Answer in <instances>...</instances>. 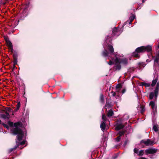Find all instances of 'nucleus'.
<instances>
[{
  "label": "nucleus",
  "instance_id": "nucleus-41",
  "mask_svg": "<svg viewBox=\"0 0 159 159\" xmlns=\"http://www.w3.org/2000/svg\"><path fill=\"white\" fill-rule=\"evenodd\" d=\"M1 120H0V124H1Z\"/></svg>",
  "mask_w": 159,
  "mask_h": 159
},
{
  "label": "nucleus",
  "instance_id": "nucleus-38",
  "mask_svg": "<svg viewBox=\"0 0 159 159\" xmlns=\"http://www.w3.org/2000/svg\"><path fill=\"white\" fill-rule=\"evenodd\" d=\"M140 159H148L145 157H142Z\"/></svg>",
  "mask_w": 159,
  "mask_h": 159
},
{
  "label": "nucleus",
  "instance_id": "nucleus-17",
  "mask_svg": "<svg viewBox=\"0 0 159 159\" xmlns=\"http://www.w3.org/2000/svg\"><path fill=\"white\" fill-rule=\"evenodd\" d=\"M14 57V61H13V67H15V65H16L17 62V60L16 57L15 55H13Z\"/></svg>",
  "mask_w": 159,
  "mask_h": 159
},
{
  "label": "nucleus",
  "instance_id": "nucleus-13",
  "mask_svg": "<svg viewBox=\"0 0 159 159\" xmlns=\"http://www.w3.org/2000/svg\"><path fill=\"white\" fill-rule=\"evenodd\" d=\"M114 68L116 70H119L121 69V66L119 63H116Z\"/></svg>",
  "mask_w": 159,
  "mask_h": 159
},
{
  "label": "nucleus",
  "instance_id": "nucleus-24",
  "mask_svg": "<svg viewBox=\"0 0 159 159\" xmlns=\"http://www.w3.org/2000/svg\"><path fill=\"white\" fill-rule=\"evenodd\" d=\"M100 100L101 102H104V97L103 95L101 94L100 95Z\"/></svg>",
  "mask_w": 159,
  "mask_h": 159
},
{
  "label": "nucleus",
  "instance_id": "nucleus-40",
  "mask_svg": "<svg viewBox=\"0 0 159 159\" xmlns=\"http://www.w3.org/2000/svg\"><path fill=\"white\" fill-rule=\"evenodd\" d=\"M143 3L145 2V0H142Z\"/></svg>",
  "mask_w": 159,
  "mask_h": 159
},
{
  "label": "nucleus",
  "instance_id": "nucleus-25",
  "mask_svg": "<svg viewBox=\"0 0 159 159\" xmlns=\"http://www.w3.org/2000/svg\"><path fill=\"white\" fill-rule=\"evenodd\" d=\"M153 129L156 132H157L158 131V127H157V126L156 125H154L153 126Z\"/></svg>",
  "mask_w": 159,
  "mask_h": 159
},
{
  "label": "nucleus",
  "instance_id": "nucleus-37",
  "mask_svg": "<svg viewBox=\"0 0 159 159\" xmlns=\"http://www.w3.org/2000/svg\"><path fill=\"white\" fill-rule=\"evenodd\" d=\"M112 95L113 96H115V95H116V93L115 92H112Z\"/></svg>",
  "mask_w": 159,
  "mask_h": 159
},
{
  "label": "nucleus",
  "instance_id": "nucleus-14",
  "mask_svg": "<svg viewBox=\"0 0 159 159\" xmlns=\"http://www.w3.org/2000/svg\"><path fill=\"white\" fill-rule=\"evenodd\" d=\"M138 109L140 111L141 113H143L145 111V109L144 107L141 105L139 106L138 107Z\"/></svg>",
  "mask_w": 159,
  "mask_h": 159
},
{
  "label": "nucleus",
  "instance_id": "nucleus-18",
  "mask_svg": "<svg viewBox=\"0 0 159 159\" xmlns=\"http://www.w3.org/2000/svg\"><path fill=\"white\" fill-rule=\"evenodd\" d=\"M141 86H145L146 87H149L150 85V84L149 83H146L145 82H141Z\"/></svg>",
  "mask_w": 159,
  "mask_h": 159
},
{
  "label": "nucleus",
  "instance_id": "nucleus-7",
  "mask_svg": "<svg viewBox=\"0 0 159 159\" xmlns=\"http://www.w3.org/2000/svg\"><path fill=\"white\" fill-rule=\"evenodd\" d=\"M157 150L155 148H150L145 150L146 154L147 155L149 154H153L157 152Z\"/></svg>",
  "mask_w": 159,
  "mask_h": 159
},
{
  "label": "nucleus",
  "instance_id": "nucleus-31",
  "mask_svg": "<svg viewBox=\"0 0 159 159\" xmlns=\"http://www.w3.org/2000/svg\"><path fill=\"white\" fill-rule=\"evenodd\" d=\"M8 124L10 127H12L13 126V123L11 121H9Z\"/></svg>",
  "mask_w": 159,
  "mask_h": 159
},
{
  "label": "nucleus",
  "instance_id": "nucleus-42",
  "mask_svg": "<svg viewBox=\"0 0 159 159\" xmlns=\"http://www.w3.org/2000/svg\"><path fill=\"white\" fill-rule=\"evenodd\" d=\"M151 57H153V58L154 57H153L152 55H151Z\"/></svg>",
  "mask_w": 159,
  "mask_h": 159
},
{
  "label": "nucleus",
  "instance_id": "nucleus-2",
  "mask_svg": "<svg viewBox=\"0 0 159 159\" xmlns=\"http://www.w3.org/2000/svg\"><path fill=\"white\" fill-rule=\"evenodd\" d=\"M108 49L109 51V53H107L106 52H104L103 55L105 56H110L113 58V56L115 57V59H114V62L116 63H119L124 65H126L128 64V60L126 59H121L120 58V56L117 52H114L113 47L111 45H108ZM123 55H121L120 57H123Z\"/></svg>",
  "mask_w": 159,
  "mask_h": 159
},
{
  "label": "nucleus",
  "instance_id": "nucleus-8",
  "mask_svg": "<svg viewBox=\"0 0 159 159\" xmlns=\"http://www.w3.org/2000/svg\"><path fill=\"white\" fill-rule=\"evenodd\" d=\"M6 41L7 45L9 48V50H10L11 52H12L13 50V46L11 43L8 39H6Z\"/></svg>",
  "mask_w": 159,
  "mask_h": 159
},
{
  "label": "nucleus",
  "instance_id": "nucleus-19",
  "mask_svg": "<svg viewBox=\"0 0 159 159\" xmlns=\"http://www.w3.org/2000/svg\"><path fill=\"white\" fill-rule=\"evenodd\" d=\"M135 17V15H133L132 16H131L129 18L130 21L129 22V24H131L132 21L134 20Z\"/></svg>",
  "mask_w": 159,
  "mask_h": 159
},
{
  "label": "nucleus",
  "instance_id": "nucleus-23",
  "mask_svg": "<svg viewBox=\"0 0 159 159\" xmlns=\"http://www.w3.org/2000/svg\"><path fill=\"white\" fill-rule=\"evenodd\" d=\"M144 153V150H141L139 152H138V154L139 156H142Z\"/></svg>",
  "mask_w": 159,
  "mask_h": 159
},
{
  "label": "nucleus",
  "instance_id": "nucleus-34",
  "mask_svg": "<svg viewBox=\"0 0 159 159\" xmlns=\"http://www.w3.org/2000/svg\"><path fill=\"white\" fill-rule=\"evenodd\" d=\"M3 125V126L4 127L6 128L7 129H8L9 128V126L7 125L6 124H4Z\"/></svg>",
  "mask_w": 159,
  "mask_h": 159
},
{
  "label": "nucleus",
  "instance_id": "nucleus-28",
  "mask_svg": "<svg viewBox=\"0 0 159 159\" xmlns=\"http://www.w3.org/2000/svg\"><path fill=\"white\" fill-rule=\"evenodd\" d=\"M102 119L104 121L106 120V117L104 114H102Z\"/></svg>",
  "mask_w": 159,
  "mask_h": 159
},
{
  "label": "nucleus",
  "instance_id": "nucleus-29",
  "mask_svg": "<svg viewBox=\"0 0 159 159\" xmlns=\"http://www.w3.org/2000/svg\"><path fill=\"white\" fill-rule=\"evenodd\" d=\"M17 108L15 109L16 111L17 110H18L20 107V102H19L17 104Z\"/></svg>",
  "mask_w": 159,
  "mask_h": 159
},
{
  "label": "nucleus",
  "instance_id": "nucleus-3",
  "mask_svg": "<svg viewBox=\"0 0 159 159\" xmlns=\"http://www.w3.org/2000/svg\"><path fill=\"white\" fill-rule=\"evenodd\" d=\"M119 29L118 28H114L112 30V36L110 37L107 36V38H106V43H107V49L108 51V52L107 50L105 49L104 51L102 52V55L103 56L105 57H107L108 58H107V59H110V61L109 62H107V63L110 65H111L114 63H115V62L114 61V59H115V57L114 56H113L112 58L110 56H105L103 55V53L104 52H106L107 53H109L110 51L108 49V45H109L107 43V42L109 41L110 42L111 40H112V39L111 38H113L115 36L117 37L120 35L122 31L120 32V31H119Z\"/></svg>",
  "mask_w": 159,
  "mask_h": 159
},
{
  "label": "nucleus",
  "instance_id": "nucleus-5",
  "mask_svg": "<svg viewBox=\"0 0 159 159\" xmlns=\"http://www.w3.org/2000/svg\"><path fill=\"white\" fill-rule=\"evenodd\" d=\"M141 143H143L146 146H149L153 145L154 142L150 139H147L146 140H142L141 141Z\"/></svg>",
  "mask_w": 159,
  "mask_h": 159
},
{
  "label": "nucleus",
  "instance_id": "nucleus-27",
  "mask_svg": "<svg viewBox=\"0 0 159 159\" xmlns=\"http://www.w3.org/2000/svg\"><path fill=\"white\" fill-rule=\"evenodd\" d=\"M120 139L121 137H120V136H119L115 140L116 142H119L120 141Z\"/></svg>",
  "mask_w": 159,
  "mask_h": 159
},
{
  "label": "nucleus",
  "instance_id": "nucleus-22",
  "mask_svg": "<svg viewBox=\"0 0 159 159\" xmlns=\"http://www.w3.org/2000/svg\"><path fill=\"white\" fill-rule=\"evenodd\" d=\"M154 93H153V92H152L151 93H150L149 94V98L150 99H152L153 97H154Z\"/></svg>",
  "mask_w": 159,
  "mask_h": 159
},
{
  "label": "nucleus",
  "instance_id": "nucleus-1",
  "mask_svg": "<svg viewBox=\"0 0 159 159\" xmlns=\"http://www.w3.org/2000/svg\"><path fill=\"white\" fill-rule=\"evenodd\" d=\"M21 123L20 122L15 123L14 125L15 128L13 129H11L12 133L15 135L18 134L17 136V140H16V146H18L19 145H24L26 143L25 140H23L22 142H20L19 141L21 140L23 138L26 133L25 131L22 130L19 127L20 126Z\"/></svg>",
  "mask_w": 159,
  "mask_h": 159
},
{
  "label": "nucleus",
  "instance_id": "nucleus-12",
  "mask_svg": "<svg viewBox=\"0 0 159 159\" xmlns=\"http://www.w3.org/2000/svg\"><path fill=\"white\" fill-rule=\"evenodd\" d=\"M9 116V114L7 112H6L5 114H3L1 115V117L5 119H8Z\"/></svg>",
  "mask_w": 159,
  "mask_h": 159
},
{
  "label": "nucleus",
  "instance_id": "nucleus-11",
  "mask_svg": "<svg viewBox=\"0 0 159 159\" xmlns=\"http://www.w3.org/2000/svg\"><path fill=\"white\" fill-rule=\"evenodd\" d=\"M154 62L155 64H157L159 66V51L156 56L155 59H154Z\"/></svg>",
  "mask_w": 159,
  "mask_h": 159
},
{
  "label": "nucleus",
  "instance_id": "nucleus-33",
  "mask_svg": "<svg viewBox=\"0 0 159 159\" xmlns=\"http://www.w3.org/2000/svg\"><path fill=\"white\" fill-rule=\"evenodd\" d=\"M134 152L136 153H137L138 154V149L136 148H135L134 149Z\"/></svg>",
  "mask_w": 159,
  "mask_h": 159
},
{
  "label": "nucleus",
  "instance_id": "nucleus-20",
  "mask_svg": "<svg viewBox=\"0 0 159 159\" xmlns=\"http://www.w3.org/2000/svg\"><path fill=\"white\" fill-rule=\"evenodd\" d=\"M113 111L112 110H110L107 113V116H111L113 115Z\"/></svg>",
  "mask_w": 159,
  "mask_h": 159
},
{
  "label": "nucleus",
  "instance_id": "nucleus-21",
  "mask_svg": "<svg viewBox=\"0 0 159 159\" xmlns=\"http://www.w3.org/2000/svg\"><path fill=\"white\" fill-rule=\"evenodd\" d=\"M121 84H118V85H117L116 87V89L117 91L120 92V89H119L121 88Z\"/></svg>",
  "mask_w": 159,
  "mask_h": 159
},
{
  "label": "nucleus",
  "instance_id": "nucleus-36",
  "mask_svg": "<svg viewBox=\"0 0 159 159\" xmlns=\"http://www.w3.org/2000/svg\"><path fill=\"white\" fill-rule=\"evenodd\" d=\"M125 91H126V90H125V89H123L122 91V94L124 93H125Z\"/></svg>",
  "mask_w": 159,
  "mask_h": 159
},
{
  "label": "nucleus",
  "instance_id": "nucleus-10",
  "mask_svg": "<svg viewBox=\"0 0 159 159\" xmlns=\"http://www.w3.org/2000/svg\"><path fill=\"white\" fill-rule=\"evenodd\" d=\"M159 90V83L157 82V86L154 90V95L155 97L157 98L158 93Z\"/></svg>",
  "mask_w": 159,
  "mask_h": 159
},
{
  "label": "nucleus",
  "instance_id": "nucleus-39",
  "mask_svg": "<svg viewBox=\"0 0 159 159\" xmlns=\"http://www.w3.org/2000/svg\"><path fill=\"white\" fill-rule=\"evenodd\" d=\"M111 86H110L109 88V91H110L111 90Z\"/></svg>",
  "mask_w": 159,
  "mask_h": 159
},
{
  "label": "nucleus",
  "instance_id": "nucleus-9",
  "mask_svg": "<svg viewBox=\"0 0 159 159\" xmlns=\"http://www.w3.org/2000/svg\"><path fill=\"white\" fill-rule=\"evenodd\" d=\"M149 105L151 106L153 112L155 113L156 112L157 107L155 105V102L153 101H151L149 103Z\"/></svg>",
  "mask_w": 159,
  "mask_h": 159
},
{
  "label": "nucleus",
  "instance_id": "nucleus-6",
  "mask_svg": "<svg viewBox=\"0 0 159 159\" xmlns=\"http://www.w3.org/2000/svg\"><path fill=\"white\" fill-rule=\"evenodd\" d=\"M121 120L120 121H118L117 122L115 128L116 130H118L123 129L124 127V125L121 123Z\"/></svg>",
  "mask_w": 159,
  "mask_h": 159
},
{
  "label": "nucleus",
  "instance_id": "nucleus-35",
  "mask_svg": "<svg viewBox=\"0 0 159 159\" xmlns=\"http://www.w3.org/2000/svg\"><path fill=\"white\" fill-rule=\"evenodd\" d=\"M128 143V140H126L125 141L124 143L123 144V146L124 147H125L126 145L127 144V143Z\"/></svg>",
  "mask_w": 159,
  "mask_h": 159
},
{
  "label": "nucleus",
  "instance_id": "nucleus-16",
  "mask_svg": "<svg viewBox=\"0 0 159 159\" xmlns=\"http://www.w3.org/2000/svg\"><path fill=\"white\" fill-rule=\"evenodd\" d=\"M158 80V77L157 76V77L154 78V79L152 80V83L151 84V85L153 87L156 84Z\"/></svg>",
  "mask_w": 159,
  "mask_h": 159
},
{
  "label": "nucleus",
  "instance_id": "nucleus-32",
  "mask_svg": "<svg viewBox=\"0 0 159 159\" xmlns=\"http://www.w3.org/2000/svg\"><path fill=\"white\" fill-rule=\"evenodd\" d=\"M17 147V146L16 145V147H15V148H12L10 149L9 150V152H11L12 151H13V150L16 149Z\"/></svg>",
  "mask_w": 159,
  "mask_h": 159
},
{
  "label": "nucleus",
  "instance_id": "nucleus-15",
  "mask_svg": "<svg viewBox=\"0 0 159 159\" xmlns=\"http://www.w3.org/2000/svg\"><path fill=\"white\" fill-rule=\"evenodd\" d=\"M106 124L104 122H102L100 125V127L102 130L104 131L105 129Z\"/></svg>",
  "mask_w": 159,
  "mask_h": 159
},
{
  "label": "nucleus",
  "instance_id": "nucleus-26",
  "mask_svg": "<svg viewBox=\"0 0 159 159\" xmlns=\"http://www.w3.org/2000/svg\"><path fill=\"white\" fill-rule=\"evenodd\" d=\"M105 107L106 109H107V108H110V104L107 103V102H106Z\"/></svg>",
  "mask_w": 159,
  "mask_h": 159
},
{
  "label": "nucleus",
  "instance_id": "nucleus-30",
  "mask_svg": "<svg viewBox=\"0 0 159 159\" xmlns=\"http://www.w3.org/2000/svg\"><path fill=\"white\" fill-rule=\"evenodd\" d=\"M125 133V132L124 131H121L119 132V136H120L121 137L122 135H124Z\"/></svg>",
  "mask_w": 159,
  "mask_h": 159
},
{
  "label": "nucleus",
  "instance_id": "nucleus-4",
  "mask_svg": "<svg viewBox=\"0 0 159 159\" xmlns=\"http://www.w3.org/2000/svg\"><path fill=\"white\" fill-rule=\"evenodd\" d=\"M152 48L151 46L148 45L147 46H141L137 48L135 52L132 53V56L135 57H139V53L146 51L147 52H151Z\"/></svg>",
  "mask_w": 159,
  "mask_h": 159
}]
</instances>
